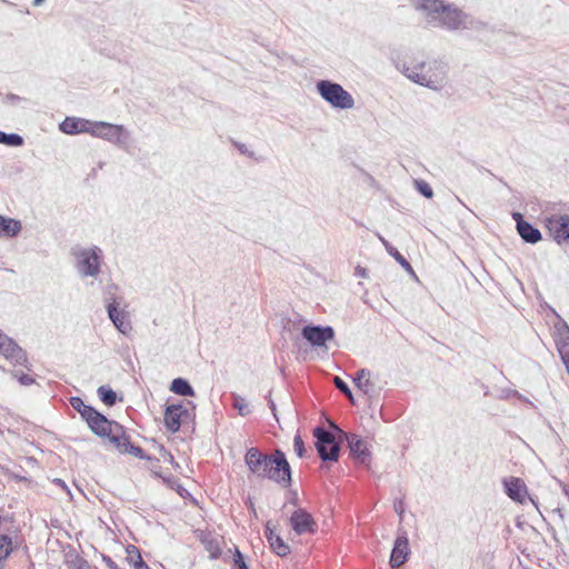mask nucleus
Here are the masks:
<instances>
[{
    "label": "nucleus",
    "mask_w": 569,
    "mask_h": 569,
    "mask_svg": "<svg viewBox=\"0 0 569 569\" xmlns=\"http://www.w3.org/2000/svg\"><path fill=\"white\" fill-rule=\"evenodd\" d=\"M70 256L80 278H97L100 274L103 263V251L100 247H83L77 243L70 248Z\"/></svg>",
    "instance_id": "obj_3"
},
{
    "label": "nucleus",
    "mask_w": 569,
    "mask_h": 569,
    "mask_svg": "<svg viewBox=\"0 0 569 569\" xmlns=\"http://www.w3.org/2000/svg\"><path fill=\"white\" fill-rule=\"evenodd\" d=\"M395 66L412 82L436 91L443 88L447 79V64L439 60H433L429 63L417 59L410 63L396 60Z\"/></svg>",
    "instance_id": "obj_2"
},
{
    "label": "nucleus",
    "mask_w": 569,
    "mask_h": 569,
    "mask_svg": "<svg viewBox=\"0 0 569 569\" xmlns=\"http://www.w3.org/2000/svg\"><path fill=\"white\" fill-rule=\"evenodd\" d=\"M512 216V219L516 221V228L519 229L520 228V223L521 222H527V220H525L522 213L518 212V211H513L511 213Z\"/></svg>",
    "instance_id": "obj_48"
},
{
    "label": "nucleus",
    "mask_w": 569,
    "mask_h": 569,
    "mask_svg": "<svg viewBox=\"0 0 569 569\" xmlns=\"http://www.w3.org/2000/svg\"><path fill=\"white\" fill-rule=\"evenodd\" d=\"M179 410H181V402L166 406L163 423L166 429L171 433L178 432L181 428L182 419L180 418V413H178Z\"/></svg>",
    "instance_id": "obj_20"
},
{
    "label": "nucleus",
    "mask_w": 569,
    "mask_h": 569,
    "mask_svg": "<svg viewBox=\"0 0 569 569\" xmlns=\"http://www.w3.org/2000/svg\"><path fill=\"white\" fill-rule=\"evenodd\" d=\"M541 208L543 211H560L561 203L546 201L543 204H541Z\"/></svg>",
    "instance_id": "obj_44"
},
{
    "label": "nucleus",
    "mask_w": 569,
    "mask_h": 569,
    "mask_svg": "<svg viewBox=\"0 0 569 569\" xmlns=\"http://www.w3.org/2000/svg\"><path fill=\"white\" fill-rule=\"evenodd\" d=\"M370 370L362 368L353 377V383L358 389L363 391L365 395L372 397L376 392L373 382L370 380Z\"/></svg>",
    "instance_id": "obj_22"
},
{
    "label": "nucleus",
    "mask_w": 569,
    "mask_h": 569,
    "mask_svg": "<svg viewBox=\"0 0 569 569\" xmlns=\"http://www.w3.org/2000/svg\"><path fill=\"white\" fill-rule=\"evenodd\" d=\"M127 551V560L134 569H150L146 561L142 559L140 550L133 546L129 545L126 548Z\"/></svg>",
    "instance_id": "obj_27"
},
{
    "label": "nucleus",
    "mask_w": 569,
    "mask_h": 569,
    "mask_svg": "<svg viewBox=\"0 0 569 569\" xmlns=\"http://www.w3.org/2000/svg\"><path fill=\"white\" fill-rule=\"evenodd\" d=\"M555 341L559 356L569 375V326L559 315H557V321L555 323Z\"/></svg>",
    "instance_id": "obj_13"
},
{
    "label": "nucleus",
    "mask_w": 569,
    "mask_h": 569,
    "mask_svg": "<svg viewBox=\"0 0 569 569\" xmlns=\"http://www.w3.org/2000/svg\"><path fill=\"white\" fill-rule=\"evenodd\" d=\"M99 399L108 407H112L118 401L117 392L109 386H100L97 390Z\"/></svg>",
    "instance_id": "obj_28"
},
{
    "label": "nucleus",
    "mask_w": 569,
    "mask_h": 569,
    "mask_svg": "<svg viewBox=\"0 0 569 569\" xmlns=\"http://www.w3.org/2000/svg\"><path fill=\"white\" fill-rule=\"evenodd\" d=\"M14 377H17L18 381L23 386H29L34 382V379L27 373H16Z\"/></svg>",
    "instance_id": "obj_43"
},
{
    "label": "nucleus",
    "mask_w": 569,
    "mask_h": 569,
    "mask_svg": "<svg viewBox=\"0 0 569 569\" xmlns=\"http://www.w3.org/2000/svg\"><path fill=\"white\" fill-rule=\"evenodd\" d=\"M44 0H38V6H40Z\"/></svg>",
    "instance_id": "obj_61"
},
{
    "label": "nucleus",
    "mask_w": 569,
    "mask_h": 569,
    "mask_svg": "<svg viewBox=\"0 0 569 569\" xmlns=\"http://www.w3.org/2000/svg\"><path fill=\"white\" fill-rule=\"evenodd\" d=\"M297 502H298V495H297V492H296V491H293V492H292V497H291V499H290V503H292V505H297Z\"/></svg>",
    "instance_id": "obj_54"
},
{
    "label": "nucleus",
    "mask_w": 569,
    "mask_h": 569,
    "mask_svg": "<svg viewBox=\"0 0 569 569\" xmlns=\"http://www.w3.org/2000/svg\"><path fill=\"white\" fill-rule=\"evenodd\" d=\"M469 16L453 3H446L443 11L439 16L435 27L448 31H457L468 28Z\"/></svg>",
    "instance_id": "obj_7"
},
{
    "label": "nucleus",
    "mask_w": 569,
    "mask_h": 569,
    "mask_svg": "<svg viewBox=\"0 0 569 569\" xmlns=\"http://www.w3.org/2000/svg\"><path fill=\"white\" fill-rule=\"evenodd\" d=\"M512 397H520V393L516 389H502L500 398L501 399H510Z\"/></svg>",
    "instance_id": "obj_46"
},
{
    "label": "nucleus",
    "mask_w": 569,
    "mask_h": 569,
    "mask_svg": "<svg viewBox=\"0 0 569 569\" xmlns=\"http://www.w3.org/2000/svg\"><path fill=\"white\" fill-rule=\"evenodd\" d=\"M233 144L236 146V148L238 149V151L241 153V154H244V156H248L249 158H253L254 156V152L253 151H250L247 146L244 143H241V142H233Z\"/></svg>",
    "instance_id": "obj_45"
},
{
    "label": "nucleus",
    "mask_w": 569,
    "mask_h": 569,
    "mask_svg": "<svg viewBox=\"0 0 569 569\" xmlns=\"http://www.w3.org/2000/svg\"><path fill=\"white\" fill-rule=\"evenodd\" d=\"M269 546L272 549V551L279 557H286L291 551L289 545L284 542V540L280 536H278L277 538H271Z\"/></svg>",
    "instance_id": "obj_30"
},
{
    "label": "nucleus",
    "mask_w": 569,
    "mask_h": 569,
    "mask_svg": "<svg viewBox=\"0 0 569 569\" xmlns=\"http://www.w3.org/2000/svg\"><path fill=\"white\" fill-rule=\"evenodd\" d=\"M292 530L298 535L315 533L318 525L312 515L303 508H298L292 512L289 519Z\"/></svg>",
    "instance_id": "obj_15"
},
{
    "label": "nucleus",
    "mask_w": 569,
    "mask_h": 569,
    "mask_svg": "<svg viewBox=\"0 0 569 569\" xmlns=\"http://www.w3.org/2000/svg\"><path fill=\"white\" fill-rule=\"evenodd\" d=\"M549 530H550V531H551V533H552V538H553V540H555L556 542H559V539H558V537H557V532H556L555 528H552V527H551Z\"/></svg>",
    "instance_id": "obj_57"
},
{
    "label": "nucleus",
    "mask_w": 569,
    "mask_h": 569,
    "mask_svg": "<svg viewBox=\"0 0 569 569\" xmlns=\"http://www.w3.org/2000/svg\"><path fill=\"white\" fill-rule=\"evenodd\" d=\"M545 227L557 243L569 242V216L551 214L543 220Z\"/></svg>",
    "instance_id": "obj_11"
},
{
    "label": "nucleus",
    "mask_w": 569,
    "mask_h": 569,
    "mask_svg": "<svg viewBox=\"0 0 569 569\" xmlns=\"http://www.w3.org/2000/svg\"><path fill=\"white\" fill-rule=\"evenodd\" d=\"M268 406L269 408L271 409V411L273 412V415H276V403L274 401L272 400L271 396L269 395L268 397Z\"/></svg>",
    "instance_id": "obj_53"
},
{
    "label": "nucleus",
    "mask_w": 569,
    "mask_h": 569,
    "mask_svg": "<svg viewBox=\"0 0 569 569\" xmlns=\"http://www.w3.org/2000/svg\"><path fill=\"white\" fill-rule=\"evenodd\" d=\"M393 509H395L396 513L400 517V519H402L403 513L406 511L405 500L402 498L395 499Z\"/></svg>",
    "instance_id": "obj_41"
},
{
    "label": "nucleus",
    "mask_w": 569,
    "mask_h": 569,
    "mask_svg": "<svg viewBox=\"0 0 569 569\" xmlns=\"http://www.w3.org/2000/svg\"><path fill=\"white\" fill-rule=\"evenodd\" d=\"M120 453H124V449H128L132 443L129 435L127 433L124 427L117 422L110 436L106 438Z\"/></svg>",
    "instance_id": "obj_21"
},
{
    "label": "nucleus",
    "mask_w": 569,
    "mask_h": 569,
    "mask_svg": "<svg viewBox=\"0 0 569 569\" xmlns=\"http://www.w3.org/2000/svg\"><path fill=\"white\" fill-rule=\"evenodd\" d=\"M21 98L13 93H8L4 98L6 103H13L16 101H19Z\"/></svg>",
    "instance_id": "obj_52"
},
{
    "label": "nucleus",
    "mask_w": 569,
    "mask_h": 569,
    "mask_svg": "<svg viewBox=\"0 0 569 569\" xmlns=\"http://www.w3.org/2000/svg\"><path fill=\"white\" fill-rule=\"evenodd\" d=\"M53 481H54L58 486H60V487H62V488L67 489V486H66V483H64V481H63V480H61V479H54Z\"/></svg>",
    "instance_id": "obj_56"
},
{
    "label": "nucleus",
    "mask_w": 569,
    "mask_h": 569,
    "mask_svg": "<svg viewBox=\"0 0 569 569\" xmlns=\"http://www.w3.org/2000/svg\"><path fill=\"white\" fill-rule=\"evenodd\" d=\"M244 463L249 471L258 478L271 480L283 488L289 487L292 482V470L281 449L268 455L257 447H250L246 451Z\"/></svg>",
    "instance_id": "obj_1"
},
{
    "label": "nucleus",
    "mask_w": 569,
    "mask_h": 569,
    "mask_svg": "<svg viewBox=\"0 0 569 569\" xmlns=\"http://www.w3.org/2000/svg\"><path fill=\"white\" fill-rule=\"evenodd\" d=\"M279 535H277L273 530V528L271 527V523L270 521L267 522L266 525V530H264V537L268 541V543L271 541V538H277Z\"/></svg>",
    "instance_id": "obj_47"
},
{
    "label": "nucleus",
    "mask_w": 569,
    "mask_h": 569,
    "mask_svg": "<svg viewBox=\"0 0 569 569\" xmlns=\"http://www.w3.org/2000/svg\"><path fill=\"white\" fill-rule=\"evenodd\" d=\"M333 385L335 387L341 392L343 393L352 403L355 402V399H353V395H352V391L350 389V387L348 386V383L341 379L340 377L336 376L333 378Z\"/></svg>",
    "instance_id": "obj_35"
},
{
    "label": "nucleus",
    "mask_w": 569,
    "mask_h": 569,
    "mask_svg": "<svg viewBox=\"0 0 569 569\" xmlns=\"http://www.w3.org/2000/svg\"><path fill=\"white\" fill-rule=\"evenodd\" d=\"M124 453L131 455L141 460H151V457L146 455L140 446L131 443L128 449H124Z\"/></svg>",
    "instance_id": "obj_39"
},
{
    "label": "nucleus",
    "mask_w": 569,
    "mask_h": 569,
    "mask_svg": "<svg viewBox=\"0 0 569 569\" xmlns=\"http://www.w3.org/2000/svg\"><path fill=\"white\" fill-rule=\"evenodd\" d=\"M415 187H416V190L425 198L431 199L433 197V190L427 181H425L422 179H416Z\"/></svg>",
    "instance_id": "obj_36"
},
{
    "label": "nucleus",
    "mask_w": 569,
    "mask_h": 569,
    "mask_svg": "<svg viewBox=\"0 0 569 569\" xmlns=\"http://www.w3.org/2000/svg\"><path fill=\"white\" fill-rule=\"evenodd\" d=\"M411 553L409 547V538L407 531L398 530L397 538L393 542V547L389 558V565L392 569L401 567L408 561Z\"/></svg>",
    "instance_id": "obj_12"
},
{
    "label": "nucleus",
    "mask_w": 569,
    "mask_h": 569,
    "mask_svg": "<svg viewBox=\"0 0 569 569\" xmlns=\"http://www.w3.org/2000/svg\"><path fill=\"white\" fill-rule=\"evenodd\" d=\"M0 355L14 365L27 362L26 351L18 343L0 330Z\"/></svg>",
    "instance_id": "obj_16"
},
{
    "label": "nucleus",
    "mask_w": 569,
    "mask_h": 569,
    "mask_svg": "<svg viewBox=\"0 0 569 569\" xmlns=\"http://www.w3.org/2000/svg\"><path fill=\"white\" fill-rule=\"evenodd\" d=\"M169 486L177 491V493L181 498H186L187 496H190V492L176 479H168L167 480Z\"/></svg>",
    "instance_id": "obj_40"
},
{
    "label": "nucleus",
    "mask_w": 569,
    "mask_h": 569,
    "mask_svg": "<svg viewBox=\"0 0 569 569\" xmlns=\"http://www.w3.org/2000/svg\"><path fill=\"white\" fill-rule=\"evenodd\" d=\"M231 406L242 417L249 416L252 410L246 398L238 393H231Z\"/></svg>",
    "instance_id": "obj_29"
},
{
    "label": "nucleus",
    "mask_w": 569,
    "mask_h": 569,
    "mask_svg": "<svg viewBox=\"0 0 569 569\" xmlns=\"http://www.w3.org/2000/svg\"><path fill=\"white\" fill-rule=\"evenodd\" d=\"M249 505H250V506H249V509H251V510L256 513V509H254L253 502H252V501H250V503H249Z\"/></svg>",
    "instance_id": "obj_59"
},
{
    "label": "nucleus",
    "mask_w": 569,
    "mask_h": 569,
    "mask_svg": "<svg viewBox=\"0 0 569 569\" xmlns=\"http://www.w3.org/2000/svg\"><path fill=\"white\" fill-rule=\"evenodd\" d=\"M316 87L320 97L335 109L347 110L355 106L353 97L337 82L319 80Z\"/></svg>",
    "instance_id": "obj_4"
},
{
    "label": "nucleus",
    "mask_w": 569,
    "mask_h": 569,
    "mask_svg": "<svg viewBox=\"0 0 569 569\" xmlns=\"http://www.w3.org/2000/svg\"><path fill=\"white\" fill-rule=\"evenodd\" d=\"M0 144L9 147H21L23 144V138L18 133H7L0 131Z\"/></svg>",
    "instance_id": "obj_32"
},
{
    "label": "nucleus",
    "mask_w": 569,
    "mask_h": 569,
    "mask_svg": "<svg viewBox=\"0 0 569 569\" xmlns=\"http://www.w3.org/2000/svg\"><path fill=\"white\" fill-rule=\"evenodd\" d=\"M102 560L109 569H120L119 566L111 559V557L102 555Z\"/></svg>",
    "instance_id": "obj_49"
},
{
    "label": "nucleus",
    "mask_w": 569,
    "mask_h": 569,
    "mask_svg": "<svg viewBox=\"0 0 569 569\" xmlns=\"http://www.w3.org/2000/svg\"><path fill=\"white\" fill-rule=\"evenodd\" d=\"M169 390L178 396L194 397L196 391L190 382L184 378H174L169 387Z\"/></svg>",
    "instance_id": "obj_26"
},
{
    "label": "nucleus",
    "mask_w": 569,
    "mask_h": 569,
    "mask_svg": "<svg viewBox=\"0 0 569 569\" xmlns=\"http://www.w3.org/2000/svg\"><path fill=\"white\" fill-rule=\"evenodd\" d=\"M69 403L72 407L73 410H76L81 419H83L94 407L84 403L82 398L78 396H73L69 399Z\"/></svg>",
    "instance_id": "obj_31"
},
{
    "label": "nucleus",
    "mask_w": 569,
    "mask_h": 569,
    "mask_svg": "<svg viewBox=\"0 0 569 569\" xmlns=\"http://www.w3.org/2000/svg\"><path fill=\"white\" fill-rule=\"evenodd\" d=\"M409 2L416 10L426 14L428 23L432 27L436 26L446 6L443 0H409Z\"/></svg>",
    "instance_id": "obj_18"
},
{
    "label": "nucleus",
    "mask_w": 569,
    "mask_h": 569,
    "mask_svg": "<svg viewBox=\"0 0 569 569\" xmlns=\"http://www.w3.org/2000/svg\"><path fill=\"white\" fill-rule=\"evenodd\" d=\"M336 331L331 326L309 323L302 327L301 337L315 349L327 348V343L335 339Z\"/></svg>",
    "instance_id": "obj_8"
},
{
    "label": "nucleus",
    "mask_w": 569,
    "mask_h": 569,
    "mask_svg": "<svg viewBox=\"0 0 569 569\" xmlns=\"http://www.w3.org/2000/svg\"><path fill=\"white\" fill-rule=\"evenodd\" d=\"M379 240L383 244L386 251L408 272L415 274V271L410 264V262L398 251L396 247H393L388 240H386L382 236H378Z\"/></svg>",
    "instance_id": "obj_25"
},
{
    "label": "nucleus",
    "mask_w": 569,
    "mask_h": 569,
    "mask_svg": "<svg viewBox=\"0 0 569 569\" xmlns=\"http://www.w3.org/2000/svg\"><path fill=\"white\" fill-rule=\"evenodd\" d=\"M22 226L19 220L0 214V237L13 238L19 234Z\"/></svg>",
    "instance_id": "obj_23"
},
{
    "label": "nucleus",
    "mask_w": 569,
    "mask_h": 569,
    "mask_svg": "<svg viewBox=\"0 0 569 569\" xmlns=\"http://www.w3.org/2000/svg\"><path fill=\"white\" fill-rule=\"evenodd\" d=\"M350 457L359 465L369 466L371 452L362 437L356 433H343Z\"/></svg>",
    "instance_id": "obj_14"
},
{
    "label": "nucleus",
    "mask_w": 569,
    "mask_h": 569,
    "mask_svg": "<svg viewBox=\"0 0 569 569\" xmlns=\"http://www.w3.org/2000/svg\"><path fill=\"white\" fill-rule=\"evenodd\" d=\"M94 121L79 118V117H66L59 123V130L68 136H76L80 133H89L92 136Z\"/></svg>",
    "instance_id": "obj_17"
},
{
    "label": "nucleus",
    "mask_w": 569,
    "mask_h": 569,
    "mask_svg": "<svg viewBox=\"0 0 569 569\" xmlns=\"http://www.w3.org/2000/svg\"><path fill=\"white\" fill-rule=\"evenodd\" d=\"M355 276L356 277H361V278H367L368 277V271L366 268L361 267V266H357L356 269H355Z\"/></svg>",
    "instance_id": "obj_50"
},
{
    "label": "nucleus",
    "mask_w": 569,
    "mask_h": 569,
    "mask_svg": "<svg viewBox=\"0 0 569 569\" xmlns=\"http://www.w3.org/2000/svg\"><path fill=\"white\" fill-rule=\"evenodd\" d=\"M180 413L181 419H187L191 417L190 410L184 407V405L181 402V410L178 411Z\"/></svg>",
    "instance_id": "obj_51"
},
{
    "label": "nucleus",
    "mask_w": 569,
    "mask_h": 569,
    "mask_svg": "<svg viewBox=\"0 0 569 569\" xmlns=\"http://www.w3.org/2000/svg\"><path fill=\"white\" fill-rule=\"evenodd\" d=\"M316 439L315 448L323 462H337L340 458L341 443L336 437L322 426H317L312 430Z\"/></svg>",
    "instance_id": "obj_5"
},
{
    "label": "nucleus",
    "mask_w": 569,
    "mask_h": 569,
    "mask_svg": "<svg viewBox=\"0 0 569 569\" xmlns=\"http://www.w3.org/2000/svg\"><path fill=\"white\" fill-rule=\"evenodd\" d=\"M516 398L519 399L520 401H523V402H527V403L533 406V403L528 398L522 396L521 393H520V397H516Z\"/></svg>",
    "instance_id": "obj_55"
},
{
    "label": "nucleus",
    "mask_w": 569,
    "mask_h": 569,
    "mask_svg": "<svg viewBox=\"0 0 569 569\" xmlns=\"http://www.w3.org/2000/svg\"><path fill=\"white\" fill-rule=\"evenodd\" d=\"M293 449L299 458H303L306 456L307 449L305 441L299 432H297L293 437Z\"/></svg>",
    "instance_id": "obj_38"
},
{
    "label": "nucleus",
    "mask_w": 569,
    "mask_h": 569,
    "mask_svg": "<svg viewBox=\"0 0 569 569\" xmlns=\"http://www.w3.org/2000/svg\"><path fill=\"white\" fill-rule=\"evenodd\" d=\"M118 290V286L113 282L108 283L103 290V300L106 302V306H111V303L114 307H120V302L117 299L116 292Z\"/></svg>",
    "instance_id": "obj_33"
},
{
    "label": "nucleus",
    "mask_w": 569,
    "mask_h": 569,
    "mask_svg": "<svg viewBox=\"0 0 569 569\" xmlns=\"http://www.w3.org/2000/svg\"><path fill=\"white\" fill-rule=\"evenodd\" d=\"M108 318L113 323L119 332L122 335H128L132 330V326L128 320L127 311L120 309L119 307L106 306Z\"/></svg>",
    "instance_id": "obj_19"
},
{
    "label": "nucleus",
    "mask_w": 569,
    "mask_h": 569,
    "mask_svg": "<svg viewBox=\"0 0 569 569\" xmlns=\"http://www.w3.org/2000/svg\"><path fill=\"white\" fill-rule=\"evenodd\" d=\"M188 403L192 407V409L196 408V405L192 401H189Z\"/></svg>",
    "instance_id": "obj_60"
},
{
    "label": "nucleus",
    "mask_w": 569,
    "mask_h": 569,
    "mask_svg": "<svg viewBox=\"0 0 569 569\" xmlns=\"http://www.w3.org/2000/svg\"><path fill=\"white\" fill-rule=\"evenodd\" d=\"M230 569H249L248 563L246 562L243 553L234 547L232 565Z\"/></svg>",
    "instance_id": "obj_37"
},
{
    "label": "nucleus",
    "mask_w": 569,
    "mask_h": 569,
    "mask_svg": "<svg viewBox=\"0 0 569 569\" xmlns=\"http://www.w3.org/2000/svg\"><path fill=\"white\" fill-rule=\"evenodd\" d=\"M92 137L103 139L122 150H128L131 140V133L123 124L106 121H94Z\"/></svg>",
    "instance_id": "obj_6"
},
{
    "label": "nucleus",
    "mask_w": 569,
    "mask_h": 569,
    "mask_svg": "<svg viewBox=\"0 0 569 569\" xmlns=\"http://www.w3.org/2000/svg\"><path fill=\"white\" fill-rule=\"evenodd\" d=\"M203 545L206 550L210 553V559H219L221 556V548L219 546L218 540L216 539H208L203 540Z\"/></svg>",
    "instance_id": "obj_34"
},
{
    "label": "nucleus",
    "mask_w": 569,
    "mask_h": 569,
    "mask_svg": "<svg viewBox=\"0 0 569 569\" xmlns=\"http://www.w3.org/2000/svg\"><path fill=\"white\" fill-rule=\"evenodd\" d=\"M71 563L74 569H90L89 562L78 555L74 557Z\"/></svg>",
    "instance_id": "obj_42"
},
{
    "label": "nucleus",
    "mask_w": 569,
    "mask_h": 569,
    "mask_svg": "<svg viewBox=\"0 0 569 569\" xmlns=\"http://www.w3.org/2000/svg\"><path fill=\"white\" fill-rule=\"evenodd\" d=\"M563 492H565V495H566V496L568 497V499H569V489H568L567 487H563Z\"/></svg>",
    "instance_id": "obj_58"
},
{
    "label": "nucleus",
    "mask_w": 569,
    "mask_h": 569,
    "mask_svg": "<svg viewBox=\"0 0 569 569\" xmlns=\"http://www.w3.org/2000/svg\"><path fill=\"white\" fill-rule=\"evenodd\" d=\"M82 420L87 423L89 430L101 439L109 437L113 426L118 422L116 420L108 419L96 408H93Z\"/></svg>",
    "instance_id": "obj_9"
},
{
    "label": "nucleus",
    "mask_w": 569,
    "mask_h": 569,
    "mask_svg": "<svg viewBox=\"0 0 569 569\" xmlns=\"http://www.w3.org/2000/svg\"><path fill=\"white\" fill-rule=\"evenodd\" d=\"M517 231L526 243L535 244L542 239L540 230L529 221L521 222L520 228L517 229Z\"/></svg>",
    "instance_id": "obj_24"
},
{
    "label": "nucleus",
    "mask_w": 569,
    "mask_h": 569,
    "mask_svg": "<svg viewBox=\"0 0 569 569\" xmlns=\"http://www.w3.org/2000/svg\"><path fill=\"white\" fill-rule=\"evenodd\" d=\"M505 493L512 501L523 505L530 500L532 505L538 508L537 501L528 495V489L525 481L518 477H508L502 480Z\"/></svg>",
    "instance_id": "obj_10"
}]
</instances>
